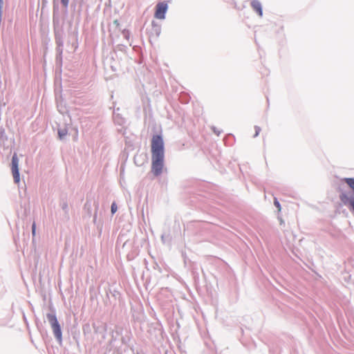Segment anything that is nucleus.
<instances>
[{"instance_id":"1","label":"nucleus","mask_w":354,"mask_h":354,"mask_svg":"<svg viewBox=\"0 0 354 354\" xmlns=\"http://www.w3.org/2000/svg\"><path fill=\"white\" fill-rule=\"evenodd\" d=\"M151 172L158 176L165 169V145L160 136H153L151 142Z\"/></svg>"},{"instance_id":"2","label":"nucleus","mask_w":354,"mask_h":354,"mask_svg":"<svg viewBox=\"0 0 354 354\" xmlns=\"http://www.w3.org/2000/svg\"><path fill=\"white\" fill-rule=\"evenodd\" d=\"M57 131L59 138L61 140H64L72 131H74L75 137L78 133L77 127H72V120L69 115H63V122L58 124Z\"/></svg>"},{"instance_id":"3","label":"nucleus","mask_w":354,"mask_h":354,"mask_svg":"<svg viewBox=\"0 0 354 354\" xmlns=\"http://www.w3.org/2000/svg\"><path fill=\"white\" fill-rule=\"evenodd\" d=\"M47 318L51 325L55 337L57 338L58 342H60L62 341V331L57 318L55 315L51 314H48L47 315Z\"/></svg>"},{"instance_id":"4","label":"nucleus","mask_w":354,"mask_h":354,"mask_svg":"<svg viewBox=\"0 0 354 354\" xmlns=\"http://www.w3.org/2000/svg\"><path fill=\"white\" fill-rule=\"evenodd\" d=\"M19 163V158L17 156L15 153L12 158L11 171L14 178V182L15 183H19L20 181Z\"/></svg>"},{"instance_id":"5","label":"nucleus","mask_w":354,"mask_h":354,"mask_svg":"<svg viewBox=\"0 0 354 354\" xmlns=\"http://www.w3.org/2000/svg\"><path fill=\"white\" fill-rule=\"evenodd\" d=\"M167 4L165 2L159 3L156 5V10L155 12V17L159 19H164L165 18V13L167 10Z\"/></svg>"},{"instance_id":"6","label":"nucleus","mask_w":354,"mask_h":354,"mask_svg":"<svg viewBox=\"0 0 354 354\" xmlns=\"http://www.w3.org/2000/svg\"><path fill=\"white\" fill-rule=\"evenodd\" d=\"M339 198L341 201L345 205H349L350 209L354 212V198L349 196L346 193H342L339 196Z\"/></svg>"},{"instance_id":"7","label":"nucleus","mask_w":354,"mask_h":354,"mask_svg":"<svg viewBox=\"0 0 354 354\" xmlns=\"http://www.w3.org/2000/svg\"><path fill=\"white\" fill-rule=\"evenodd\" d=\"M251 6H252V8L255 11L257 12L259 15L260 17H261L262 15H263V12H262V7H261V3L259 1H258L254 0V1H252Z\"/></svg>"},{"instance_id":"8","label":"nucleus","mask_w":354,"mask_h":354,"mask_svg":"<svg viewBox=\"0 0 354 354\" xmlns=\"http://www.w3.org/2000/svg\"><path fill=\"white\" fill-rule=\"evenodd\" d=\"M348 186L351 188V189L354 193V178H346L344 179Z\"/></svg>"},{"instance_id":"9","label":"nucleus","mask_w":354,"mask_h":354,"mask_svg":"<svg viewBox=\"0 0 354 354\" xmlns=\"http://www.w3.org/2000/svg\"><path fill=\"white\" fill-rule=\"evenodd\" d=\"M274 205L276 207V208L277 209L279 212H281V207L279 202L277 201V198L274 199Z\"/></svg>"},{"instance_id":"10","label":"nucleus","mask_w":354,"mask_h":354,"mask_svg":"<svg viewBox=\"0 0 354 354\" xmlns=\"http://www.w3.org/2000/svg\"><path fill=\"white\" fill-rule=\"evenodd\" d=\"M111 211L112 214H114L117 211V206L115 203L111 205Z\"/></svg>"},{"instance_id":"11","label":"nucleus","mask_w":354,"mask_h":354,"mask_svg":"<svg viewBox=\"0 0 354 354\" xmlns=\"http://www.w3.org/2000/svg\"><path fill=\"white\" fill-rule=\"evenodd\" d=\"M62 3L64 7H67L68 5L69 0H61Z\"/></svg>"},{"instance_id":"12","label":"nucleus","mask_w":354,"mask_h":354,"mask_svg":"<svg viewBox=\"0 0 354 354\" xmlns=\"http://www.w3.org/2000/svg\"><path fill=\"white\" fill-rule=\"evenodd\" d=\"M278 220L280 225H284V220L281 217L278 216Z\"/></svg>"},{"instance_id":"13","label":"nucleus","mask_w":354,"mask_h":354,"mask_svg":"<svg viewBox=\"0 0 354 354\" xmlns=\"http://www.w3.org/2000/svg\"><path fill=\"white\" fill-rule=\"evenodd\" d=\"M255 129H256V132H255V134H254V137L257 136L260 132V128L258 127H255Z\"/></svg>"},{"instance_id":"14","label":"nucleus","mask_w":354,"mask_h":354,"mask_svg":"<svg viewBox=\"0 0 354 354\" xmlns=\"http://www.w3.org/2000/svg\"><path fill=\"white\" fill-rule=\"evenodd\" d=\"M32 234L34 235L35 234V224L32 225Z\"/></svg>"},{"instance_id":"15","label":"nucleus","mask_w":354,"mask_h":354,"mask_svg":"<svg viewBox=\"0 0 354 354\" xmlns=\"http://www.w3.org/2000/svg\"><path fill=\"white\" fill-rule=\"evenodd\" d=\"M212 130H213V131H214V133H216V134H217V135H218V134H219V131H218L216 129V128L212 127Z\"/></svg>"},{"instance_id":"16","label":"nucleus","mask_w":354,"mask_h":354,"mask_svg":"<svg viewBox=\"0 0 354 354\" xmlns=\"http://www.w3.org/2000/svg\"><path fill=\"white\" fill-rule=\"evenodd\" d=\"M113 24H114L115 26H118V20H115V21H113Z\"/></svg>"},{"instance_id":"17","label":"nucleus","mask_w":354,"mask_h":354,"mask_svg":"<svg viewBox=\"0 0 354 354\" xmlns=\"http://www.w3.org/2000/svg\"><path fill=\"white\" fill-rule=\"evenodd\" d=\"M138 156L135 157V161L136 162Z\"/></svg>"}]
</instances>
